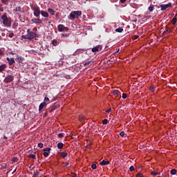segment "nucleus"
Listing matches in <instances>:
<instances>
[{
  "instance_id": "obj_4",
  "label": "nucleus",
  "mask_w": 177,
  "mask_h": 177,
  "mask_svg": "<svg viewBox=\"0 0 177 177\" xmlns=\"http://www.w3.org/2000/svg\"><path fill=\"white\" fill-rule=\"evenodd\" d=\"M15 80V77L12 75H8L7 77L4 79V82L6 84H9V82H12Z\"/></svg>"
},
{
  "instance_id": "obj_37",
  "label": "nucleus",
  "mask_w": 177,
  "mask_h": 177,
  "mask_svg": "<svg viewBox=\"0 0 177 177\" xmlns=\"http://www.w3.org/2000/svg\"><path fill=\"white\" fill-rule=\"evenodd\" d=\"M129 171H131V172H133V171H135V167L133 166H131L129 168Z\"/></svg>"
},
{
  "instance_id": "obj_12",
  "label": "nucleus",
  "mask_w": 177,
  "mask_h": 177,
  "mask_svg": "<svg viewBox=\"0 0 177 177\" xmlns=\"http://www.w3.org/2000/svg\"><path fill=\"white\" fill-rule=\"evenodd\" d=\"M44 107H46V104L45 102H42L40 104V105L39 106V111L41 113V111H42V109H44Z\"/></svg>"
},
{
  "instance_id": "obj_54",
  "label": "nucleus",
  "mask_w": 177,
  "mask_h": 177,
  "mask_svg": "<svg viewBox=\"0 0 177 177\" xmlns=\"http://www.w3.org/2000/svg\"><path fill=\"white\" fill-rule=\"evenodd\" d=\"M110 111H111V108H110L109 109L106 111V113H110Z\"/></svg>"
},
{
  "instance_id": "obj_48",
  "label": "nucleus",
  "mask_w": 177,
  "mask_h": 177,
  "mask_svg": "<svg viewBox=\"0 0 177 177\" xmlns=\"http://www.w3.org/2000/svg\"><path fill=\"white\" fill-rule=\"evenodd\" d=\"M39 174V173H38V172L35 173V174H33L32 177H37V176H38Z\"/></svg>"
},
{
  "instance_id": "obj_53",
  "label": "nucleus",
  "mask_w": 177,
  "mask_h": 177,
  "mask_svg": "<svg viewBox=\"0 0 177 177\" xmlns=\"http://www.w3.org/2000/svg\"><path fill=\"white\" fill-rule=\"evenodd\" d=\"M68 35H69L68 34H64L63 37H65L66 38H67V37H68Z\"/></svg>"
},
{
  "instance_id": "obj_19",
  "label": "nucleus",
  "mask_w": 177,
  "mask_h": 177,
  "mask_svg": "<svg viewBox=\"0 0 177 177\" xmlns=\"http://www.w3.org/2000/svg\"><path fill=\"white\" fill-rule=\"evenodd\" d=\"M48 13H50V15H51L52 16H54V15H55V10H53V9H52V8H48Z\"/></svg>"
},
{
  "instance_id": "obj_47",
  "label": "nucleus",
  "mask_w": 177,
  "mask_h": 177,
  "mask_svg": "<svg viewBox=\"0 0 177 177\" xmlns=\"http://www.w3.org/2000/svg\"><path fill=\"white\" fill-rule=\"evenodd\" d=\"M63 164H64L65 167H68V165H70L68 162H66V163L63 162Z\"/></svg>"
},
{
  "instance_id": "obj_38",
  "label": "nucleus",
  "mask_w": 177,
  "mask_h": 177,
  "mask_svg": "<svg viewBox=\"0 0 177 177\" xmlns=\"http://www.w3.org/2000/svg\"><path fill=\"white\" fill-rule=\"evenodd\" d=\"M120 136L122 138H124V136H125V132L121 131V132L120 133Z\"/></svg>"
},
{
  "instance_id": "obj_44",
  "label": "nucleus",
  "mask_w": 177,
  "mask_h": 177,
  "mask_svg": "<svg viewBox=\"0 0 177 177\" xmlns=\"http://www.w3.org/2000/svg\"><path fill=\"white\" fill-rule=\"evenodd\" d=\"M38 147H39L40 149H42V147H44V144H42V143H39V144H38Z\"/></svg>"
},
{
  "instance_id": "obj_32",
  "label": "nucleus",
  "mask_w": 177,
  "mask_h": 177,
  "mask_svg": "<svg viewBox=\"0 0 177 177\" xmlns=\"http://www.w3.org/2000/svg\"><path fill=\"white\" fill-rule=\"evenodd\" d=\"M12 162H17L19 161V159L17 157H15L12 159Z\"/></svg>"
},
{
  "instance_id": "obj_36",
  "label": "nucleus",
  "mask_w": 177,
  "mask_h": 177,
  "mask_svg": "<svg viewBox=\"0 0 177 177\" xmlns=\"http://www.w3.org/2000/svg\"><path fill=\"white\" fill-rule=\"evenodd\" d=\"M107 122H109V120L107 119H104L103 121H102V124L104 125H106V124H107Z\"/></svg>"
},
{
  "instance_id": "obj_3",
  "label": "nucleus",
  "mask_w": 177,
  "mask_h": 177,
  "mask_svg": "<svg viewBox=\"0 0 177 177\" xmlns=\"http://www.w3.org/2000/svg\"><path fill=\"white\" fill-rule=\"evenodd\" d=\"M32 10H33V14L35 17H39V15H41V10H39V7L32 6H31Z\"/></svg>"
},
{
  "instance_id": "obj_62",
  "label": "nucleus",
  "mask_w": 177,
  "mask_h": 177,
  "mask_svg": "<svg viewBox=\"0 0 177 177\" xmlns=\"http://www.w3.org/2000/svg\"><path fill=\"white\" fill-rule=\"evenodd\" d=\"M75 55H77V51L74 53V56H75Z\"/></svg>"
},
{
  "instance_id": "obj_50",
  "label": "nucleus",
  "mask_w": 177,
  "mask_h": 177,
  "mask_svg": "<svg viewBox=\"0 0 177 177\" xmlns=\"http://www.w3.org/2000/svg\"><path fill=\"white\" fill-rule=\"evenodd\" d=\"M120 1L121 3H125V2H127V0H120Z\"/></svg>"
},
{
  "instance_id": "obj_59",
  "label": "nucleus",
  "mask_w": 177,
  "mask_h": 177,
  "mask_svg": "<svg viewBox=\"0 0 177 177\" xmlns=\"http://www.w3.org/2000/svg\"><path fill=\"white\" fill-rule=\"evenodd\" d=\"M4 139L6 140V139H8V138L6 137V136H3Z\"/></svg>"
},
{
  "instance_id": "obj_7",
  "label": "nucleus",
  "mask_w": 177,
  "mask_h": 177,
  "mask_svg": "<svg viewBox=\"0 0 177 177\" xmlns=\"http://www.w3.org/2000/svg\"><path fill=\"white\" fill-rule=\"evenodd\" d=\"M51 43H52L53 46H57V45H59V44H60V40L54 39L52 40Z\"/></svg>"
},
{
  "instance_id": "obj_58",
  "label": "nucleus",
  "mask_w": 177,
  "mask_h": 177,
  "mask_svg": "<svg viewBox=\"0 0 177 177\" xmlns=\"http://www.w3.org/2000/svg\"><path fill=\"white\" fill-rule=\"evenodd\" d=\"M35 38H38V35L35 33Z\"/></svg>"
},
{
  "instance_id": "obj_64",
  "label": "nucleus",
  "mask_w": 177,
  "mask_h": 177,
  "mask_svg": "<svg viewBox=\"0 0 177 177\" xmlns=\"http://www.w3.org/2000/svg\"><path fill=\"white\" fill-rule=\"evenodd\" d=\"M46 114H47V113H46L44 114V115H46Z\"/></svg>"
},
{
  "instance_id": "obj_52",
  "label": "nucleus",
  "mask_w": 177,
  "mask_h": 177,
  "mask_svg": "<svg viewBox=\"0 0 177 177\" xmlns=\"http://www.w3.org/2000/svg\"><path fill=\"white\" fill-rule=\"evenodd\" d=\"M10 55H16V56H17V54L13 53V51L10 52Z\"/></svg>"
},
{
  "instance_id": "obj_11",
  "label": "nucleus",
  "mask_w": 177,
  "mask_h": 177,
  "mask_svg": "<svg viewBox=\"0 0 177 177\" xmlns=\"http://www.w3.org/2000/svg\"><path fill=\"white\" fill-rule=\"evenodd\" d=\"M6 60L7 62H8V64L10 66H12V64H15V58H9V57H7L6 58Z\"/></svg>"
},
{
  "instance_id": "obj_9",
  "label": "nucleus",
  "mask_w": 177,
  "mask_h": 177,
  "mask_svg": "<svg viewBox=\"0 0 177 177\" xmlns=\"http://www.w3.org/2000/svg\"><path fill=\"white\" fill-rule=\"evenodd\" d=\"M31 21H32V23H35V24H41L42 23V19H32Z\"/></svg>"
},
{
  "instance_id": "obj_61",
  "label": "nucleus",
  "mask_w": 177,
  "mask_h": 177,
  "mask_svg": "<svg viewBox=\"0 0 177 177\" xmlns=\"http://www.w3.org/2000/svg\"><path fill=\"white\" fill-rule=\"evenodd\" d=\"M73 177H77V174H74V176Z\"/></svg>"
},
{
  "instance_id": "obj_35",
  "label": "nucleus",
  "mask_w": 177,
  "mask_h": 177,
  "mask_svg": "<svg viewBox=\"0 0 177 177\" xmlns=\"http://www.w3.org/2000/svg\"><path fill=\"white\" fill-rule=\"evenodd\" d=\"M92 63V61H88L84 64V67H86V66H89Z\"/></svg>"
},
{
  "instance_id": "obj_49",
  "label": "nucleus",
  "mask_w": 177,
  "mask_h": 177,
  "mask_svg": "<svg viewBox=\"0 0 177 177\" xmlns=\"http://www.w3.org/2000/svg\"><path fill=\"white\" fill-rule=\"evenodd\" d=\"M64 31H68V28L64 26Z\"/></svg>"
},
{
  "instance_id": "obj_29",
  "label": "nucleus",
  "mask_w": 177,
  "mask_h": 177,
  "mask_svg": "<svg viewBox=\"0 0 177 177\" xmlns=\"http://www.w3.org/2000/svg\"><path fill=\"white\" fill-rule=\"evenodd\" d=\"M48 102H50L49 97H46L44 98V101L43 102V103H45L46 104V103H48Z\"/></svg>"
},
{
  "instance_id": "obj_16",
  "label": "nucleus",
  "mask_w": 177,
  "mask_h": 177,
  "mask_svg": "<svg viewBox=\"0 0 177 177\" xmlns=\"http://www.w3.org/2000/svg\"><path fill=\"white\" fill-rule=\"evenodd\" d=\"M120 94H121V92H120V91H118V90H114L113 91V95L114 96H118V95H120Z\"/></svg>"
},
{
  "instance_id": "obj_21",
  "label": "nucleus",
  "mask_w": 177,
  "mask_h": 177,
  "mask_svg": "<svg viewBox=\"0 0 177 177\" xmlns=\"http://www.w3.org/2000/svg\"><path fill=\"white\" fill-rule=\"evenodd\" d=\"M115 32H122L124 29L121 27H119L115 30Z\"/></svg>"
},
{
  "instance_id": "obj_30",
  "label": "nucleus",
  "mask_w": 177,
  "mask_h": 177,
  "mask_svg": "<svg viewBox=\"0 0 177 177\" xmlns=\"http://www.w3.org/2000/svg\"><path fill=\"white\" fill-rule=\"evenodd\" d=\"M148 10L149 12H153V10H154V7L153 6H150L148 8Z\"/></svg>"
},
{
  "instance_id": "obj_5",
  "label": "nucleus",
  "mask_w": 177,
  "mask_h": 177,
  "mask_svg": "<svg viewBox=\"0 0 177 177\" xmlns=\"http://www.w3.org/2000/svg\"><path fill=\"white\" fill-rule=\"evenodd\" d=\"M172 6V3H169L168 4H161L160 5V10H165L168 9V8H171Z\"/></svg>"
},
{
  "instance_id": "obj_17",
  "label": "nucleus",
  "mask_w": 177,
  "mask_h": 177,
  "mask_svg": "<svg viewBox=\"0 0 177 177\" xmlns=\"http://www.w3.org/2000/svg\"><path fill=\"white\" fill-rule=\"evenodd\" d=\"M56 109H57V105H53V106H50V113L55 111V110H56Z\"/></svg>"
},
{
  "instance_id": "obj_31",
  "label": "nucleus",
  "mask_w": 177,
  "mask_h": 177,
  "mask_svg": "<svg viewBox=\"0 0 177 177\" xmlns=\"http://www.w3.org/2000/svg\"><path fill=\"white\" fill-rule=\"evenodd\" d=\"M9 34H8V37L9 38H13V36L15 35V34H13V32L9 31Z\"/></svg>"
},
{
  "instance_id": "obj_43",
  "label": "nucleus",
  "mask_w": 177,
  "mask_h": 177,
  "mask_svg": "<svg viewBox=\"0 0 177 177\" xmlns=\"http://www.w3.org/2000/svg\"><path fill=\"white\" fill-rule=\"evenodd\" d=\"M127 93H123L122 95V99H127Z\"/></svg>"
},
{
  "instance_id": "obj_26",
  "label": "nucleus",
  "mask_w": 177,
  "mask_h": 177,
  "mask_svg": "<svg viewBox=\"0 0 177 177\" xmlns=\"http://www.w3.org/2000/svg\"><path fill=\"white\" fill-rule=\"evenodd\" d=\"M176 172H177L176 169H173L171 170L170 174L171 175H176Z\"/></svg>"
},
{
  "instance_id": "obj_25",
  "label": "nucleus",
  "mask_w": 177,
  "mask_h": 177,
  "mask_svg": "<svg viewBox=\"0 0 177 177\" xmlns=\"http://www.w3.org/2000/svg\"><path fill=\"white\" fill-rule=\"evenodd\" d=\"M50 150H51L50 147H46V148H45L44 149V151L46 152V153H50Z\"/></svg>"
},
{
  "instance_id": "obj_24",
  "label": "nucleus",
  "mask_w": 177,
  "mask_h": 177,
  "mask_svg": "<svg viewBox=\"0 0 177 177\" xmlns=\"http://www.w3.org/2000/svg\"><path fill=\"white\" fill-rule=\"evenodd\" d=\"M176 21H177V19L176 17H174L172 19H171V23L174 26H175V24H176Z\"/></svg>"
},
{
  "instance_id": "obj_20",
  "label": "nucleus",
  "mask_w": 177,
  "mask_h": 177,
  "mask_svg": "<svg viewBox=\"0 0 177 177\" xmlns=\"http://www.w3.org/2000/svg\"><path fill=\"white\" fill-rule=\"evenodd\" d=\"M5 68H6V65L5 64L1 65L0 66V73H1V71H3L5 70Z\"/></svg>"
},
{
  "instance_id": "obj_15",
  "label": "nucleus",
  "mask_w": 177,
  "mask_h": 177,
  "mask_svg": "<svg viewBox=\"0 0 177 177\" xmlns=\"http://www.w3.org/2000/svg\"><path fill=\"white\" fill-rule=\"evenodd\" d=\"M64 29V25L63 24L58 25V31H59V32H63Z\"/></svg>"
},
{
  "instance_id": "obj_51",
  "label": "nucleus",
  "mask_w": 177,
  "mask_h": 177,
  "mask_svg": "<svg viewBox=\"0 0 177 177\" xmlns=\"http://www.w3.org/2000/svg\"><path fill=\"white\" fill-rule=\"evenodd\" d=\"M3 55V51L2 50H0V56Z\"/></svg>"
},
{
  "instance_id": "obj_60",
  "label": "nucleus",
  "mask_w": 177,
  "mask_h": 177,
  "mask_svg": "<svg viewBox=\"0 0 177 177\" xmlns=\"http://www.w3.org/2000/svg\"><path fill=\"white\" fill-rule=\"evenodd\" d=\"M120 51V49H118L116 52H115V53L114 54H115V53H118V52Z\"/></svg>"
},
{
  "instance_id": "obj_42",
  "label": "nucleus",
  "mask_w": 177,
  "mask_h": 177,
  "mask_svg": "<svg viewBox=\"0 0 177 177\" xmlns=\"http://www.w3.org/2000/svg\"><path fill=\"white\" fill-rule=\"evenodd\" d=\"M58 137H59V138H64V135L63 134V133H59L58 134Z\"/></svg>"
},
{
  "instance_id": "obj_1",
  "label": "nucleus",
  "mask_w": 177,
  "mask_h": 177,
  "mask_svg": "<svg viewBox=\"0 0 177 177\" xmlns=\"http://www.w3.org/2000/svg\"><path fill=\"white\" fill-rule=\"evenodd\" d=\"M82 15V12L81 10L72 11L69 15V19L70 20H75V19H78Z\"/></svg>"
},
{
  "instance_id": "obj_14",
  "label": "nucleus",
  "mask_w": 177,
  "mask_h": 177,
  "mask_svg": "<svg viewBox=\"0 0 177 177\" xmlns=\"http://www.w3.org/2000/svg\"><path fill=\"white\" fill-rule=\"evenodd\" d=\"M40 13L43 17H49V14L44 10H41Z\"/></svg>"
},
{
  "instance_id": "obj_13",
  "label": "nucleus",
  "mask_w": 177,
  "mask_h": 177,
  "mask_svg": "<svg viewBox=\"0 0 177 177\" xmlns=\"http://www.w3.org/2000/svg\"><path fill=\"white\" fill-rule=\"evenodd\" d=\"M109 164H110L109 161L103 160L100 163V165H101L102 167L104 166V165H109Z\"/></svg>"
},
{
  "instance_id": "obj_55",
  "label": "nucleus",
  "mask_w": 177,
  "mask_h": 177,
  "mask_svg": "<svg viewBox=\"0 0 177 177\" xmlns=\"http://www.w3.org/2000/svg\"><path fill=\"white\" fill-rule=\"evenodd\" d=\"M0 12H3V8L0 7Z\"/></svg>"
},
{
  "instance_id": "obj_39",
  "label": "nucleus",
  "mask_w": 177,
  "mask_h": 177,
  "mask_svg": "<svg viewBox=\"0 0 177 177\" xmlns=\"http://www.w3.org/2000/svg\"><path fill=\"white\" fill-rule=\"evenodd\" d=\"M2 3H3L4 5H8V0H1Z\"/></svg>"
},
{
  "instance_id": "obj_27",
  "label": "nucleus",
  "mask_w": 177,
  "mask_h": 177,
  "mask_svg": "<svg viewBox=\"0 0 177 177\" xmlns=\"http://www.w3.org/2000/svg\"><path fill=\"white\" fill-rule=\"evenodd\" d=\"M29 158H32V160H35L36 156L35 154H29L28 155Z\"/></svg>"
},
{
  "instance_id": "obj_41",
  "label": "nucleus",
  "mask_w": 177,
  "mask_h": 177,
  "mask_svg": "<svg viewBox=\"0 0 177 177\" xmlns=\"http://www.w3.org/2000/svg\"><path fill=\"white\" fill-rule=\"evenodd\" d=\"M49 154H50V153L44 151L43 153V156H44V157H48V156H49Z\"/></svg>"
},
{
  "instance_id": "obj_63",
  "label": "nucleus",
  "mask_w": 177,
  "mask_h": 177,
  "mask_svg": "<svg viewBox=\"0 0 177 177\" xmlns=\"http://www.w3.org/2000/svg\"><path fill=\"white\" fill-rule=\"evenodd\" d=\"M34 30H37V28H34Z\"/></svg>"
},
{
  "instance_id": "obj_2",
  "label": "nucleus",
  "mask_w": 177,
  "mask_h": 177,
  "mask_svg": "<svg viewBox=\"0 0 177 177\" xmlns=\"http://www.w3.org/2000/svg\"><path fill=\"white\" fill-rule=\"evenodd\" d=\"M1 20H3V24H4L6 27H10V26H12V22L9 18H8V15H6V14L1 16Z\"/></svg>"
},
{
  "instance_id": "obj_57",
  "label": "nucleus",
  "mask_w": 177,
  "mask_h": 177,
  "mask_svg": "<svg viewBox=\"0 0 177 177\" xmlns=\"http://www.w3.org/2000/svg\"><path fill=\"white\" fill-rule=\"evenodd\" d=\"M170 30H171L170 28H168L167 30H166V31H165V32H169Z\"/></svg>"
},
{
  "instance_id": "obj_46",
  "label": "nucleus",
  "mask_w": 177,
  "mask_h": 177,
  "mask_svg": "<svg viewBox=\"0 0 177 177\" xmlns=\"http://www.w3.org/2000/svg\"><path fill=\"white\" fill-rule=\"evenodd\" d=\"M136 177H143V174L139 173L137 174Z\"/></svg>"
},
{
  "instance_id": "obj_56",
  "label": "nucleus",
  "mask_w": 177,
  "mask_h": 177,
  "mask_svg": "<svg viewBox=\"0 0 177 177\" xmlns=\"http://www.w3.org/2000/svg\"><path fill=\"white\" fill-rule=\"evenodd\" d=\"M27 32H28V34H30V32H32L30 31V29H28Z\"/></svg>"
},
{
  "instance_id": "obj_8",
  "label": "nucleus",
  "mask_w": 177,
  "mask_h": 177,
  "mask_svg": "<svg viewBox=\"0 0 177 177\" xmlns=\"http://www.w3.org/2000/svg\"><path fill=\"white\" fill-rule=\"evenodd\" d=\"M28 35V39H30L31 41V39H34V38H35V33H34V32H30L29 34H27Z\"/></svg>"
},
{
  "instance_id": "obj_45",
  "label": "nucleus",
  "mask_w": 177,
  "mask_h": 177,
  "mask_svg": "<svg viewBox=\"0 0 177 177\" xmlns=\"http://www.w3.org/2000/svg\"><path fill=\"white\" fill-rule=\"evenodd\" d=\"M138 38H139L138 35H134L133 36V39H138Z\"/></svg>"
},
{
  "instance_id": "obj_22",
  "label": "nucleus",
  "mask_w": 177,
  "mask_h": 177,
  "mask_svg": "<svg viewBox=\"0 0 177 177\" xmlns=\"http://www.w3.org/2000/svg\"><path fill=\"white\" fill-rule=\"evenodd\" d=\"M15 12H23V8H21V7L17 6L15 8Z\"/></svg>"
},
{
  "instance_id": "obj_10",
  "label": "nucleus",
  "mask_w": 177,
  "mask_h": 177,
  "mask_svg": "<svg viewBox=\"0 0 177 177\" xmlns=\"http://www.w3.org/2000/svg\"><path fill=\"white\" fill-rule=\"evenodd\" d=\"M16 59L17 60L18 63H23L25 60L24 57L21 56H19L17 55Z\"/></svg>"
},
{
  "instance_id": "obj_23",
  "label": "nucleus",
  "mask_w": 177,
  "mask_h": 177,
  "mask_svg": "<svg viewBox=\"0 0 177 177\" xmlns=\"http://www.w3.org/2000/svg\"><path fill=\"white\" fill-rule=\"evenodd\" d=\"M63 146H64V144H63V142H59L57 144V149H62V148L63 147Z\"/></svg>"
},
{
  "instance_id": "obj_33",
  "label": "nucleus",
  "mask_w": 177,
  "mask_h": 177,
  "mask_svg": "<svg viewBox=\"0 0 177 177\" xmlns=\"http://www.w3.org/2000/svg\"><path fill=\"white\" fill-rule=\"evenodd\" d=\"M149 91H151V92H154L156 91L154 86H151L149 88Z\"/></svg>"
},
{
  "instance_id": "obj_34",
  "label": "nucleus",
  "mask_w": 177,
  "mask_h": 177,
  "mask_svg": "<svg viewBox=\"0 0 177 177\" xmlns=\"http://www.w3.org/2000/svg\"><path fill=\"white\" fill-rule=\"evenodd\" d=\"M91 168L92 169H96V168H97V166H96V164H93L91 165Z\"/></svg>"
},
{
  "instance_id": "obj_18",
  "label": "nucleus",
  "mask_w": 177,
  "mask_h": 177,
  "mask_svg": "<svg viewBox=\"0 0 177 177\" xmlns=\"http://www.w3.org/2000/svg\"><path fill=\"white\" fill-rule=\"evenodd\" d=\"M66 156H68V153L66 151H63L60 153V157L62 158H64Z\"/></svg>"
},
{
  "instance_id": "obj_40",
  "label": "nucleus",
  "mask_w": 177,
  "mask_h": 177,
  "mask_svg": "<svg viewBox=\"0 0 177 177\" xmlns=\"http://www.w3.org/2000/svg\"><path fill=\"white\" fill-rule=\"evenodd\" d=\"M21 38H23V39H28V35H22V36H21Z\"/></svg>"
},
{
  "instance_id": "obj_6",
  "label": "nucleus",
  "mask_w": 177,
  "mask_h": 177,
  "mask_svg": "<svg viewBox=\"0 0 177 177\" xmlns=\"http://www.w3.org/2000/svg\"><path fill=\"white\" fill-rule=\"evenodd\" d=\"M93 53H96V52H100L102 50V46H96L91 49Z\"/></svg>"
},
{
  "instance_id": "obj_28",
  "label": "nucleus",
  "mask_w": 177,
  "mask_h": 177,
  "mask_svg": "<svg viewBox=\"0 0 177 177\" xmlns=\"http://www.w3.org/2000/svg\"><path fill=\"white\" fill-rule=\"evenodd\" d=\"M151 174V175H153L154 176H157L158 175L160 174V173H158L157 171H152Z\"/></svg>"
}]
</instances>
